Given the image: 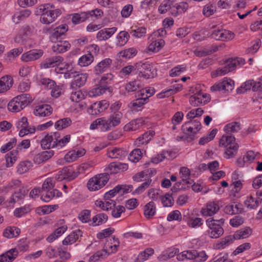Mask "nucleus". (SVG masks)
Returning a JSON list of instances; mask_svg holds the SVG:
<instances>
[{"label": "nucleus", "instance_id": "35", "mask_svg": "<svg viewBox=\"0 0 262 262\" xmlns=\"http://www.w3.org/2000/svg\"><path fill=\"white\" fill-rule=\"evenodd\" d=\"M182 89V84L179 83L174 84L159 93L158 94L159 97L162 98L165 97H168L179 92Z\"/></svg>", "mask_w": 262, "mask_h": 262}, {"label": "nucleus", "instance_id": "16", "mask_svg": "<svg viewBox=\"0 0 262 262\" xmlns=\"http://www.w3.org/2000/svg\"><path fill=\"white\" fill-rule=\"evenodd\" d=\"M76 174L73 171L71 167H64L59 171L55 177L56 181H61L63 180L71 181L76 177Z\"/></svg>", "mask_w": 262, "mask_h": 262}, {"label": "nucleus", "instance_id": "24", "mask_svg": "<svg viewBox=\"0 0 262 262\" xmlns=\"http://www.w3.org/2000/svg\"><path fill=\"white\" fill-rule=\"evenodd\" d=\"M41 82L43 84L47 85L50 89H52L51 92L52 96L57 98L61 95L62 91V85H55V82L49 79H42Z\"/></svg>", "mask_w": 262, "mask_h": 262}, {"label": "nucleus", "instance_id": "11", "mask_svg": "<svg viewBox=\"0 0 262 262\" xmlns=\"http://www.w3.org/2000/svg\"><path fill=\"white\" fill-rule=\"evenodd\" d=\"M109 103L106 100L96 102L89 106L88 113L91 115H97L104 112L109 106Z\"/></svg>", "mask_w": 262, "mask_h": 262}, {"label": "nucleus", "instance_id": "57", "mask_svg": "<svg viewBox=\"0 0 262 262\" xmlns=\"http://www.w3.org/2000/svg\"><path fill=\"white\" fill-rule=\"evenodd\" d=\"M241 129V124L237 122H232L226 124L224 130L227 134L236 133Z\"/></svg>", "mask_w": 262, "mask_h": 262}, {"label": "nucleus", "instance_id": "5", "mask_svg": "<svg viewBox=\"0 0 262 262\" xmlns=\"http://www.w3.org/2000/svg\"><path fill=\"white\" fill-rule=\"evenodd\" d=\"M220 146L226 148L224 157L230 159L235 156L238 150V145L235 142V138L232 136H223L220 140Z\"/></svg>", "mask_w": 262, "mask_h": 262}, {"label": "nucleus", "instance_id": "45", "mask_svg": "<svg viewBox=\"0 0 262 262\" xmlns=\"http://www.w3.org/2000/svg\"><path fill=\"white\" fill-rule=\"evenodd\" d=\"M108 89L106 85H96L87 92V94L90 97H97L104 94Z\"/></svg>", "mask_w": 262, "mask_h": 262}, {"label": "nucleus", "instance_id": "36", "mask_svg": "<svg viewBox=\"0 0 262 262\" xmlns=\"http://www.w3.org/2000/svg\"><path fill=\"white\" fill-rule=\"evenodd\" d=\"M53 155L54 151L53 150L42 151L34 156L33 161L36 164H40L48 160Z\"/></svg>", "mask_w": 262, "mask_h": 262}, {"label": "nucleus", "instance_id": "7", "mask_svg": "<svg viewBox=\"0 0 262 262\" xmlns=\"http://www.w3.org/2000/svg\"><path fill=\"white\" fill-rule=\"evenodd\" d=\"M207 258L208 256L205 251L198 252L195 250H185L177 255V258L179 261L195 260V262H204Z\"/></svg>", "mask_w": 262, "mask_h": 262}, {"label": "nucleus", "instance_id": "26", "mask_svg": "<svg viewBox=\"0 0 262 262\" xmlns=\"http://www.w3.org/2000/svg\"><path fill=\"white\" fill-rule=\"evenodd\" d=\"M116 27L104 28L99 31L96 37L99 41L106 40L111 38L117 31Z\"/></svg>", "mask_w": 262, "mask_h": 262}, {"label": "nucleus", "instance_id": "47", "mask_svg": "<svg viewBox=\"0 0 262 262\" xmlns=\"http://www.w3.org/2000/svg\"><path fill=\"white\" fill-rule=\"evenodd\" d=\"M252 230L250 227H245L236 231L233 234L236 239H244L249 237L252 234Z\"/></svg>", "mask_w": 262, "mask_h": 262}, {"label": "nucleus", "instance_id": "46", "mask_svg": "<svg viewBox=\"0 0 262 262\" xmlns=\"http://www.w3.org/2000/svg\"><path fill=\"white\" fill-rule=\"evenodd\" d=\"M158 11L161 14L165 13L169 11L171 14V11H173V1L171 0L163 1L159 7Z\"/></svg>", "mask_w": 262, "mask_h": 262}, {"label": "nucleus", "instance_id": "59", "mask_svg": "<svg viewBox=\"0 0 262 262\" xmlns=\"http://www.w3.org/2000/svg\"><path fill=\"white\" fill-rule=\"evenodd\" d=\"M18 192H15L13 194L11 199H10L9 203L10 204H14L16 202H18L22 200L25 195L27 194L25 190L23 188H19Z\"/></svg>", "mask_w": 262, "mask_h": 262}, {"label": "nucleus", "instance_id": "27", "mask_svg": "<svg viewBox=\"0 0 262 262\" xmlns=\"http://www.w3.org/2000/svg\"><path fill=\"white\" fill-rule=\"evenodd\" d=\"M13 84V79L10 75H6L0 78V93H5Z\"/></svg>", "mask_w": 262, "mask_h": 262}, {"label": "nucleus", "instance_id": "43", "mask_svg": "<svg viewBox=\"0 0 262 262\" xmlns=\"http://www.w3.org/2000/svg\"><path fill=\"white\" fill-rule=\"evenodd\" d=\"M179 174L182 180L190 185L193 184V181L190 179V170L186 167H182L179 169Z\"/></svg>", "mask_w": 262, "mask_h": 262}, {"label": "nucleus", "instance_id": "37", "mask_svg": "<svg viewBox=\"0 0 262 262\" xmlns=\"http://www.w3.org/2000/svg\"><path fill=\"white\" fill-rule=\"evenodd\" d=\"M155 93L154 88H145L141 89L138 92V98L139 99L144 100V102L147 103L148 101V98L152 96Z\"/></svg>", "mask_w": 262, "mask_h": 262}, {"label": "nucleus", "instance_id": "55", "mask_svg": "<svg viewBox=\"0 0 262 262\" xmlns=\"http://www.w3.org/2000/svg\"><path fill=\"white\" fill-rule=\"evenodd\" d=\"M17 155L18 152L16 150H13L6 155L5 158L7 167H10L13 165L17 160Z\"/></svg>", "mask_w": 262, "mask_h": 262}, {"label": "nucleus", "instance_id": "34", "mask_svg": "<svg viewBox=\"0 0 262 262\" xmlns=\"http://www.w3.org/2000/svg\"><path fill=\"white\" fill-rule=\"evenodd\" d=\"M127 155V152L121 148L112 147L107 150V157L112 159H122Z\"/></svg>", "mask_w": 262, "mask_h": 262}, {"label": "nucleus", "instance_id": "23", "mask_svg": "<svg viewBox=\"0 0 262 262\" xmlns=\"http://www.w3.org/2000/svg\"><path fill=\"white\" fill-rule=\"evenodd\" d=\"M85 154V150L82 148H77L68 152L64 156L66 162L70 163L82 157Z\"/></svg>", "mask_w": 262, "mask_h": 262}, {"label": "nucleus", "instance_id": "60", "mask_svg": "<svg viewBox=\"0 0 262 262\" xmlns=\"http://www.w3.org/2000/svg\"><path fill=\"white\" fill-rule=\"evenodd\" d=\"M137 53V50L135 48H129L124 49L119 53V57L129 59L134 57Z\"/></svg>", "mask_w": 262, "mask_h": 262}, {"label": "nucleus", "instance_id": "1", "mask_svg": "<svg viewBox=\"0 0 262 262\" xmlns=\"http://www.w3.org/2000/svg\"><path fill=\"white\" fill-rule=\"evenodd\" d=\"M122 103L117 101L110 106L111 114L107 117H103L94 120L90 126L91 130L99 129L102 132L110 131L119 126L123 119V114L120 110Z\"/></svg>", "mask_w": 262, "mask_h": 262}, {"label": "nucleus", "instance_id": "22", "mask_svg": "<svg viewBox=\"0 0 262 262\" xmlns=\"http://www.w3.org/2000/svg\"><path fill=\"white\" fill-rule=\"evenodd\" d=\"M68 30V26L66 24H62L56 27L50 32L49 36L50 39L52 42L58 40V38L64 35Z\"/></svg>", "mask_w": 262, "mask_h": 262}, {"label": "nucleus", "instance_id": "40", "mask_svg": "<svg viewBox=\"0 0 262 262\" xmlns=\"http://www.w3.org/2000/svg\"><path fill=\"white\" fill-rule=\"evenodd\" d=\"M16 249H10L0 255V262H12L17 257Z\"/></svg>", "mask_w": 262, "mask_h": 262}, {"label": "nucleus", "instance_id": "62", "mask_svg": "<svg viewBox=\"0 0 262 262\" xmlns=\"http://www.w3.org/2000/svg\"><path fill=\"white\" fill-rule=\"evenodd\" d=\"M258 201L252 195L247 196L244 201V205L247 208L252 209L258 206Z\"/></svg>", "mask_w": 262, "mask_h": 262}, {"label": "nucleus", "instance_id": "12", "mask_svg": "<svg viewBox=\"0 0 262 262\" xmlns=\"http://www.w3.org/2000/svg\"><path fill=\"white\" fill-rule=\"evenodd\" d=\"M209 95L198 91L190 97L189 101L191 105L195 106L204 105L209 102Z\"/></svg>", "mask_w": 262, "mask_h": 262}, {"label": "nucleus", "instance_id": "10", "mask_svg": "<svg viewBox=\"0 0 262 262\" xmlns=\"http://www.w3.org/2000/svg\"><path fill=\"white\" fill-rule=\"evenodd\" d=\"M201 128V122L196 120L186 122L182 126L183 133L190 137L194 136Z\"/></svg>", "mask_w": 262, "mask_h": 262}, {"label": "nucleus", "instance_id": "56", "mask_svg": "<svg viewBox=\"0 0 262 262\" xmlns=\"http://www.w3.org/2000/svg\"><path fill=\"white\" fill-rule=\"evenodd\" d=\"M235 239H236L234 238V235H230L226 236L222 238L220 242L217 244L216 248L223 249L232 244Z\"/></svg>", "mask_w": 262, "mask_h": 262}, {"label": "nucleus", "instance_id": "13", "mask_svg": "<svg viewBox=\"0 0 262 262\" xmlns=\"http://www.w3.org/2000/svg\"><path fill=\"white\" fill-rule=\"evenodd\" d=\"M220 209L219 204L215 201H209L201 209V213L203 216H211L216 213Z\"/></svg>", "mask_w": 262, "mask_h": 262}, {"label": "nucleus", "instance_id": "30", "mask_svg": "<svg viewBox=\"0 0 262 262\" xmlns=\"http://www.w3.org/2000/svg\"><path fill=\"white\" fill-rule=\"evenodd\" d=\"M245 63V60L242 58H231L226 61L224 67L230 72L234 70L237 66H241Z\"/></svg>", "mask_w": 262, "mask_h": 262}, {"label": "nucleus", "instance_id": "29", "mask_svg": "<svg viewBox=\"0 0 262 262\" xmlns=\"http://www.w3.org/2000/svg\"><path fill=\"white\" fill-rule=\"evenodd\" d=\"M112 63V60L106 58L98 62L95 66L94 72L96 75H99L107 70Z\"/></svg>", "mask_w": 262, "mask_h": 262}, {"label": "nucleus", "instance_id": "33", "mask_svg": "<svg viewBox=\"0 0 262 262\" xmlns=\"http://www.w3.org/2000/svg\"><path fill=\"white\" fill-rule=\"evenodd\" d=\"M56 42L52 46L53 52L57 53H62L68 51L70 47V43L67 40H56Z\"/></svg>", "mask_w": 262, "mask_h": 262}, {"label": "nucleus", "instance_id": "61", "mask_svg": "<svg viewBox=\"0 0 262 262\" xmlns=\"http://www.w3.org/2000/svg\"><path fill=\"white\" fill-rule=\"evenodd\" d=\"M94 57L92 54H86L80 57L78 59V64L81 67H87L92 63Z\"/></svg>", "mask_w": 262, "mask_h": 262}, {"label": "nucleus", "instance_id": "9", "mask_svg": "<svg viewBox=\"0 0 262 262\" xmlns=\"http://www.w3.org/2000/svg\"><path fill=\"white\" fill-rule=\"evenodd\" d=\"M234 87V82L230 78H224L221 82L216 83L210 88L211 92H219L222 93L231 92Z\"/></svg>", "mask_w": 262, "mask_h": 262}, {"label": "nucleus", "instance_id": "32", "mask_svg": "<svg viewBox=\"0 0 262 262\" xmlns=\"http://www.w3.org/2000/svg\"><path fill=\"white\" fill-rule=\"evenodd\" d=\"M61 193L57 189L53 190H41V199L45 202H49L54 197H60Z\"/></svg>", "mask_w": 262, "mask_h": 262}, {"label": "nucleus", "instance_id": "63", "mask_svg": "<svg viewBox=\"0 0 262 262\" xmlns=\"http://www.w3.org/2000/svg\"><path fill=\"white\" fill-rule=\"evenodd\" d=\"M186 71L185 64L177 66L171 69L169 72V75L171 77H177Z\"/></svg>", "mask_w": 262, "mask_h": 262}, {"label": "nucleus", "instance_id": "39", "mask_svg": "<svg viewBox=\"0 0 262 262\" xmlns=\"http://www.w3.org/2000/svg\"><path fill=\"white\" fill-rule=\"evenodd\" d=\"M143 124V121L142 119H137L125 124L123 127V129L126 132L135 131L139 129Z\"/></svg>", "mask_w": 262, "mask_h": 262}, {"label": "nucleus", "instance_id": "3", "mask_svg": "<svg viewBox=\"0 0 262 262\" xmlns=\"http://www.w3.org/2000/svg\"><path fill=\"white\" fill-rule=\"evenodd\" d=\"M71 139L70 135H66L62 138L58 132H53L47 134L41 139V146L44 149L57 148L61 149L70 142Z\"/></svg>", "mask_w": 262, "mask_h": 262}, {"label": "nucleus", "instance_id": "14", "mask_svg": "<svg viewBox=\"0 0 262 262\" xmlns=\"http://www.w3.org/2000/svg\"><path fill=\"white\" fill-rule=\"evenodd\" d=\"M149 39L150 42L147 48L148 53L158 52L165 45V41L162 38L154 37L150 35Z\"/></svg>", "mask_w": 262, "mask_h": 262}, {"label": "nucleus", "instance_id": "15", "mask_svg": "<svg viewBox=\"0 0 262 262\" xmlns=\"http://www.w3.org/2000/svg\"><path fill=\"white\" fill-rule=\"evenodd\" d=\"M128 164L121 162H112L105 169V172L108 176L109 174H115L126 171L128 169Z\"/></svg>", "mask_w": 262, "mask_h": 262}, {"label": "nucleus", "instance_id": "20", "mask_svg": "<svg viewBox=\"0 0 262 262\" xmlns=\"http://www.w3.org/2000/svg\"><path fill=\"white\" fill-rule=\"evenodd\" d=\"M120 245L119 239L115 237L110 238L106 241L103 246L104 251L108 254L115 253Z\"/></svg>", "mask_w": 262, "mask_h": 262}, {"label": "nucleus", "instance_id": "38", "mask_svg": "<svg viewBox=\"0 0 262 262\" xmlns=\"http://www.w3.org/2000/svg\"><path fill=\"white\" fill-rule=\"evenodd\" d=\"M130 37L129 33L125 31L119 32L116 37V45L117 47L124 46L128 41Z\"/></svg>", "mask_w": 262, "mask_h": 262}, {"label": "nucleus", "instance_id": "64", "mask_svg": "<svg viewBox=\"0 0 262 262\" xmlns=\"http://www.w3.org/2000/svg\"><path fill=\"white\" fill-rule=\"evenodd\" d=\"M31 162L25 161L20 162L17 166V172L19 174H24L31 168L32 167Z\"/></svg>", "mask_w": 262, "mask_h": 262}, {"label": "nucleus", "instance_id": "28", "mask_svg": "<svg viewBox=\"0 0 262 262\" xmlns=\"http://www.w3.org/2000/svg\"><path fill=\"white\" fill-rule=\"evenodd\" d=\"M155 75V69L149 63H143L139 73V77L145 79L153 78Z\"/></svg>", "mask_w": 262, "mask_h": 262}, {"label": "nucleus", "instance_id": "52", "mask_svg": "<svg viewBox=\"0 0 262 262\" xmlns=\"http://www.w3.org/2000/svg\"><path fill=\"white\" fill-rule=\"evenodd\" d=\"M20 233V230L16 227H8L4 232L3 235L8 238H12L17 236Z\"/></svg>", "mask_w": 262, "mask_h": 262}, {"label": "nucleus", "instance_id": "25", "mask_svg": "<svg viewBox=\"0 0 262 262\" xmlns=\"http://www.w3.org/2000/svg\"><path fill=\"white\" fill-rule=\"evenodd\" d=\"M53 112L52 107L48 104H42L36 106L34 110V114L39 117H45L50 116Z\"/></svg>", "mask_w": 262, "mask_h": 262}, {"label": "nucleus", "instance_id": "51", "mask_svg": "<svg viewBox=\"0 0 262 262\" xmlns=\"http://www.w3.org/2000/svg\"><path fill=\"white\" fill-rule=\"evenodd\" d=\"M179 252V250L178 248L171 247L163 252L159 258L161 260H166L168 258H172L177 254L178 255Z\"/></svg>", "mask_w": 262, "mask_h": 262}, {"label": "nucleus", "instance_id": "58", "mask_svg": "<svg viewBox=\"0 0 262 262\" xmlns=\"http://www.w3.org/2000/svg\"><path fill=\"white\" fill-rule=\"evenodd\" d=\"M107 220V216L104 213H99L93 217L91 225L99 226L105 223Z\"/></svg>", "mask_w": 262, "mask_h": 262}, {"label": "nucleus", "instance_id": "54", "mask_svg": "<svg viewBox=\"0 0 262 262\" xmlns=\"http://www.w3.org/2000/svg\"><path fill=\"white\" fill-rule=\"evenodd\" d=\"M139 99L137 98L136 99L131 101L128 104V107L134 112H138L140 111L143 108V106L146 104L144 102V100Z\"/></svg>", "mask_w": 262, "mask_h": 262}, {"label": "nucleus", "instance_id": "44", "mask_svg": "<svg viewBox=\"0 0 262 262\" xmlns=\"http://www.w3.org/2000/svg\"><path fill=\"white\" fill-rule=\"evenodd\" d=\"M189 5L187 2H182L179 3H173V11H171V14L176 16L178 13H183L187 11Z\"/></svg>", "mask_w": 262, "mask_h": 262}, {"label": "nucleus", "instance_id": "41", "mask_svg": "<svg viewBox=\"0 0 262 262\" xmlns=\"http://www.w3.org/2000/svg\"><path fill=\"white\" fill-rule=\"evenodd\" d=\"M63 58L60 56H54L48 58L41 67L45 69L56 67L58 64L63 61Z\"/></svg>", "mask_w": 262, "mask_h": 262}, {"label": "nucleus", "instance_id": "49", "mask_svg": "<svg viewBox=\"0 0 262 262\" xmlns=\"http://www.w3.org/2000/svg\"><path fill=\"white\" fill-rule=\"evenodd\" d=\"M125 189L123 185H117L113 189L106 192L104 195V199H108L114 197L116 193H119L120 194H123L125 192Z\"/></svg>", "mask_w": 262, "mask_h": 262}, {"label": "nucleus", "instance_id": "18", "mask_svg": "<svg viewBox=\"0 0 262 262\" xmlns=\"http://www.w3.org/2000/svg\"><path fill=\"white\" fill-rule=\"evenodd\" d=\"M88 78V74L86 73L76 72L74 73L73 79L71 83V87L74 89L75 87L80 88L83 86Z\"/></svg>", "mask_w": 262, "mask_h": 262}, {"label": "nucleus", "instance_id": "2", "mask_svg": "<svg viewBox=\"0 0 262 262\" xmlns=\"http://www.w3.org/2000/svg\"><path fill=\"white\" fill-rule=\"evenodd\" d=\"M36 15L40 16V21L45 25L53 23L61 14L60 10L55 9V6L50 3L38 5L35 10Z\"/></svg>", "mask_w": 262, "mask_h": 262}, {"label": "nucleus", "instance_id": "6", "mask_svg": "<svg viewBox=\"0 0 262 262\" xmlns=\"http://www.w3.org/2000/svg\"><path fill=\"white\" fill-rule=\"evenodd\" d=\"M31 101L32 98L28 94L18 95L9 102L8 109L12 112H18L24 109Z\"/></svg>", "mask_w": 262, "mask_h": 262}, {"label": "nucleus", "instance_id": "48", "mask_svg": "<svg viewBox=\"0 0 262 262\" xmlns=\"http://www.w3.org/2000/svg\"><path fill=\"white\" fill-rule=\"evenodd\" d=\"M72 123V121L70 118H64L57 121L55 123L54 127L57 130H60L69 127Z\"/></svg>", "mask_w": 262, "mask_h": 262}, {"label": "nucleus", "instance_id": "8", "mask_svg": "<svg viewBox=\"0 0 262 262\" xmlns=\"http://www.w3.org/2000/svg\"><path fill=\"white\" fill-rule=\"evenodd\" d=\"M109 177L106 173H102L91 178L87 183V187L90 191H94L103 188L107 183Z\"/></svg>", "mask_w": 262, "mask_h": 262}, {"label": "nucleus", "instance_id": "17", "mask_svg": "<svg viewBox=\"0 0 262 262\" xmlns=\"http://www.w3.org/2000/svg\"><path fill=\"white\" fill-rule=\"evenodd\" d=\"M43 54L41 50L33 49L23 53L21 56V60L25 62H30L37 60Z\"/></svg>", "mask_w": 262, "mask_h": 262}, {"label": "nucleus", "instance_id": "4", "mask_svg": "<svg viewBox=\"0 0 262 262\" xmlns=\"http://www.w3.org/2000/svg\"><path fill=\"white\" fill-rule=\"evenodd\" d=\"M225 220L221 219L215 220L213 217H209L206 220V224L208 229L207 231L208 236L212 238H217L224 233L222 226L224 224Z\"/></svg>", "mask_w": 262, "mask_h": 262}, {"label": "nucleus", "instance_id": "19", "mask_svg": "<svg viewBox=\"0 0 262 262\" xmlns=\"http://www.w3.org/2000/svg\"><path fill=\"white\" fill-rule=\"evenodd\" d=\"M257 156V153H255L252 150L248 151L243 157H240L237 159V165L239 167H243L246 165H248L253 162Z\"/></svg>", "mask_w": 262, "mask_h": 262}, {"label": "nucleus", "instance_id": "50", "mask_svg": "<svg viewBox=\"0 0 262 262\" xmlns=\"http://www.w3.org/2000/svg\"><path fill=\"white\" fill-rule=\"evenodd\" d=\"M31 14V11L29 9H25L19 12H16L12 16V20L15 24L18 23L20 20L28 17Z\"/></svg>", "mask_w": 262, "mask_h": 262}, {"label": "nucleus", "instance_id": "31", "mask_svg": "<svg viewBox=\"0 0 262 262\" xmlns=\"http://www.w3.org/2000/svg\"><path fill=\"white\" fill-rule=\"evenodd\" d=\"M157 213L156 204L153 201H150L146 204L143 207V214L147 219L152 218Z\"/></svg>", "mask_w": 262, "mask_h": 262}, {"label": "nucleus", "instance_id": "21", "mask_svg": "<svg viewBox=\"0 0 262 262\" xmlns=\"http://www.w3.org/2000/svg\"><path fill=\"white\" fill-rule=\"evenodd\" d=\"M30 33L31 29L28 26H23L15 37L14 41L20 45H26Z\"/></svg>", "mask_w": 262, "mask_h": 262}, {"label": "nucleus", "instance_id": "42", "mask_svg": "<svg viewBox=\"0 0 262 262\" xmlns=\"http://www.w3.org/2000/svg\"><path fill=\"white\" fill-rule=\"evenodd\" d=\"M187 226L191 228H198L200 227L204 223V221L202 218L198 217H189L184 219Z\"/></svg>", "mask_w": 262, "mask_h": 262}, {"label": "nucleus", "instance_id": "53", "mask_svg": "<svg viewBox=\"0 0 262 262\" xmlns=\"http://www.w3.org/2000/svg\"><path fill=\"white\" fill-rule=\"evenodd\" d=\"M87 95V92L82 90H78L71 93L70 99L73 102H79L84 99Z\"/></svg>", "mask_w": 262, "mask_h": 262}]
</instances>
